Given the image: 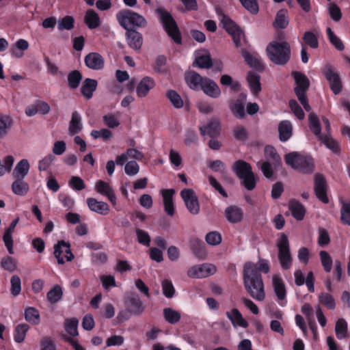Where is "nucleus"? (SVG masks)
<instances>
[{
	"instance_id": "obj_1",
	"label": "nucleus",
	"mask_w": 350,
	"mask_h": 350,
	"mask_svg": "<svg viewBox=\"0 0 350 350\" xmlns=\"http://www.w3.org/2000/svg\"><path fill=\"white\" fill-rule=\"evenodd\" d=\"M269 271V265L266 260L260 259L257 263L247 262L244 265L243 275L245 288L250 295L257 301H262L265 298L260 272L267 273Z\"/></svg>"
},
{
	"instance_id": "obj_2",
	"label": "nucleus",
	"mask_w": 350,
	"mask_h": 350,
	"mask_svg": "<svg viewBox=\"0 0 350 350\" xmlns=\"http://www.w3.org/2000/svg\"><path fill=\"white\" fill-rule=\"evenodd\" d=\"M266 51L269 59L276 64H285L290 58V46L284 41L270 42L267 46Z\"/></svg>"
},
{
	"instance_id": "obj_3",
	"label": "nucleus",
	"mask_w": 350,
	"mask_h": 350,
	"mask_svg": "<svg viewBox=\"0 0 350 350\" xmlns=\"http://www.w3.org/2000/svg\"><path fill=\"white\" fill-rule=\"evenodd\" d=\"M119 25L126 30H133V27H144L146 21L144 16L131 10H122L116 15Z\"/></svg>"
},
{
	"instance_id": "obj_4",
	"label": "nucleus",
	"mask_w": 350,
	"mask_h": 350,
	"mask_svg": "<svg viewBox=\"0 0 350 350\" xmlns=\"http://www.w3.org/2000/svg\"><path fill=\"white\" fill-rule=\"evenodd\" d=\"M159 21L162 23L168 36L177 44L181 43V36L178 27L171 14L164 8H158L155 10Z\"/></svg>"
},
{
	"instance_id": "obj_5",
	"label": "nucleus",
	"mask_w": 350,
	"mask_h": 350,
	"mask_svg": "<svg viewBox=\"0 0 350 350\" xmlns=\"http://www.w3.org/2000/svg\"><path fill=\"white\" fill-rule=\"evenodd\" d=\"M285 161L293 169L302 173H309L313 170V161L308 155L293 152L285 156Z\"/></svg>"
},
{
	"instance_id": "obj_6",
	"label": "nucleus",
	"mask_w": 350,
	"mask_h": 350,
	"mask_svg": "<svg viewBox=\"0 0 350 350\" xmlns=\"http://www.w3.org/2000/svg\"><path fill=\"white\" fill-rule=\"evenodd\" d=\"M234 169L245 187L247 190H252L256 185V178L250 164L243 161H238L234 163Z\"/></svg>"
},
{
	"instance_id": "obj_7",
	"label": "nucleus",
	"mask_w": 350,
	"mask_h": 350,
	"mask_svg": "<svg viewBox=\"0 0 350 350\" xmlns=\"http://www.w3.org/2000/svg\"><path fill=\"white\" fill-rule=\"evenodd\" d=\"M308 121L310 130L326 146V147L333 152L338 151L339 146L338 143L329 135H325L324 136L321 135L319 120L314 113H311L308 116Z\"/></svg>"
},
{
	"instance_id": "obj_8",
	"label": "nucleus",
	"mask_w": 350,
	"mask_h": 350,
	"mask_svg": "<svg viewBox=\"0 0 350 350\" xmlns=\"http://www.w3.org/2000/svg\"><path fill=\"white\" fill-rule=\"evenodd\" d=\"M293 76L295 81V91L296 95L306 111H309L310 106L306 96V92L309 87V80L306 75L299 72H293Z\"/></svg>"
},
{
	"instance_id": "obj_9",
	"label": "nucleus",
	"mask_w": 350,
	"mask_h": 350,
	"mask_svg": "<svg viewBox=\"0 0 350 350\" xmlns=\"http://www.w3.org/2000/svg\"><path fill=\"white\" fill-rule=\"evenodd\" d=\"M278 248V258L282 267L288 269L292 265V257L290 252L288 237L284 234H281L277 242Z\"/></svg>"
},
{
	"instance_id": "obj_10",
	"label": "nucleus",
	"mask_w": 350,
	"mask_h": 350,
	"mask_svg": "<svg viewBox=\"0 0 350 350\" xmlns=\"http://www.w3.org/2000/svg\"><path fill=\"white\" fill-rule=\"evenodd\" d=\"M216 272V267L208 263L198 265L190 267L187 271V275L192 278H204Z\"/></svg>"
},
{
	"instance_id": "obj_11",
	"label": "nucleus",
	"mask_w": 350,
	"mask_h": 350,
	"mask_svg": "<svg viewBox=\"0 0 350 350\" xmlns=\"http://www.w3.org/2000/svg\"><path fill=\"white\" fill-rule=\"evenodd\" d=\"M70 247L69 243L64 241H59L55 245L54 254L59 264H64L66 261H71L74 258V255L71 252Z\"/></svg>"
},
{
	"instance_id": "obj_12",
	"label": "nucleus",
	"mask_w": 350,
	"mask_h": 350,
	"mask_svg": "<svg viewBox=\"0 0 350 350\" xmlns=\"http://www.w3.org/2000/svg\"><path fill=\"white\" fill-rule=\"evenodd\" d=\"M180 196L189 211L193 215L198 214L200 211V205L194 191L191 189H186L181 191Z\"/></svg>"
},
{
	"instance_id": "obj_13",
	"label": "nucleus",
	"mask_w": 350,
	"mask_h": 350,
	"mask_svg": "<svg viewBox=\"0 0 350 350\" xmlns=\"http://www.w3.org/2000/svg\"><path fill=\"white\" fill-rule=\"evenodd\" d=\"M323 72L329 83L330 88L332 92L335 94H339L342 90V84L338 73H336L329 65L325 66Z\"/></svg>"
},
{
	"instance_id": "obj_14",
	"label": "nucleus",
	"mask_w": 350,
	"mask_h": 350,
	"mask_svg": "<svg viewBox=\"0 0 350 350\" xmlns=\"http://www.w3.org/2000/svg\"><path fill=\"white\" fill-rule=\"evenodd\" d=\"M272 284L278 300V304L282 307L285 306L286 304V290L282 278L278 275H273L272 277Z\"/></svg>"
},
{
	"instance_id": "obj_15",
	"label": "nucleus",
	"mask_w": 350,
	"mask_h": 350,
	"mask_svg": "<svg viewBox=\"0 0 350 350\" xmlns=\"http://www.w3.org/2000/svg\"><path fill=\"white\" fill-rule=\"evenodd\" d=\"M246 100L247 95L244 93H241L235 100L230 103V109L234 116L239 119H242L245 117V106Z\"/></svg>"
},
{
	"instance_id": "obj_16",
	"label": "nucleus",
	"mask_w": 350,
	"mask_h": 350,
	"mask_svg": "<svg viewBox=\"0 0 350 350\" xmlns=\"http://www.w3.org/2000/svg\"><path fill=\"white\" fill-rule=\"evenodd\" d=\"M94 189L97 193L107 197L109 202L113 204H116V196L113 188L109 183L103 180H98L94 185Z\"/></svg>"
},
{
	"instance_id": "obj_17",
	"label": "nucleus",
	"mask_w": 350,
	"mask_h": 350,
	"mask_svg": "<svg viewBox=\"0 0 350 350\" xmlns=\"http://www.w3.org/2000/svg\"><path fill=\"white\" fill-rule=\"evenodd\" d=\"M314 191L317 197L323 203H327V185L322 175L317 174L314 177Z\"/></svg>"
},
{
	"instance_id": "obj_18",
	"label": "nucleus",
	"mask_w": 350,
	"mask_h": 350,
	"mask_svg": "<svg viewBox=\"0 0 350 350\" xmlns=\"http://www.w3.org/2000/svg\"><path fill=\"white\" fill-rule=\"evenodd\" d=\"M160 193L163 198L165 213L170 216H173L174 214L173 196L175 191L173 189H163L160 191Z\"/></svg>"
},
{
	"instance_id": "obj_19",
	"label": "nucleus",
	"mask_w": 350,
	"mask_h": 350,
	"mask_svg": "<svg viewBox=\"0 0 350 350\" xmlns=\"http://www.w3.org/2000/svg\"><path fill=\"white\" fill-rule=\"evenodd\" d=\"M154 86V80L150 77H145L142 78L137 84L136 88V94L138 97L144 98L148 94Z\"/></svg>"
},
{
	"instance_id": "obj_20",
	"label": "nucleus",
	"mask_w": 350,
	"mask_h": 350,
	"mask_svg": "<svg viewBox=\"0 0 350 350\" xmlns=\"http://www.w3.org/2000/svg\"><path fill=\"white\" fill-rule=\"evenodd\" d=\"M209 97L217 98L221 95V90L217 84L209 78L205 77L200 89Z\"/></svg>"
},
{
	"instance_id": "obj_21",
	"label": "nucleus",
	"mask_w": 350,
	"mask_h": 350,
	"mask_svg": "<svg viewBox=\"0 0 350 350\" xmlns=\"http://www.w3.org/2000/svg\"><path fill=\"white\" fill-rule=\"evenodd\" d=\"M85 65L92 70H101L104 67L105 61L98 53H90L85 57Z\"/></svg>"
},
{
	"instance_id": "obj_22",
	"label": "nucleus",
	"mask_w": 350,
	"mask_h": 350,
	"mask_svg": "<svg viewBox=\"0 0 350 350\" xmlns=\"http://www.w3.org/2000/svg\"><path fill=\"white\" fill-rule=\"evenodd\" d=\"M87 204L89 208L98 214L106 215L109 212V206L107 203L98 201L96 198H89L87 199Z\"/></svg>"
},
{
	"instance_id": "obj_23",
	"label": "nucleus",
	"mask_w": 350,
	"mask_h": 350,
	"mask_svg": "<svg viewBox=\"0 0 350 350\" xmlns=\"http://www.w3.org/2000/svg\"><path fill=\"white\" fill-rule=\"evenodd\" d=\"M205 78L194 71H190L185 75V81L189 88L193 90H200Z\"/></svg>"
},
{
	"instance_id": "obj_24",
	"label": "nucleus",
	"mask_w": 350,
	"mask_h": 350,
	"mask_svg": "<svg viewBox=\"0 0 350 350\" xmlns=\"http://www.w3.org/2000/svg\"><path fill=\"white\" fill-rule=\"evenodd\" d=\"M226 315L234 327L239 326L246 328L249 325L247 321L243 317L241 313L237 308H233L226 312Z\"/></svg>"
},
{
	"instance_id": "obj_25",
	"label": "nucleus",
	"mask_w": 350,
	"mask_h": 350,
	"mask_svg": "<svg viewBox=\"0 0 350 350\" xmlns=\"http://www.w3.org/2000/svg\"><path fill=\"white\" fill-rule=\"evenodd\" d=\"M260 77L259 75L249 72L247 76V81L252 94L254 96H257L261 92V84L260 82Z\"/></svg>"
},
{
	"instance_id": "obj_26",
	"label": "nucleus",
	"mask_w": 350,
	"mask_h": 350,
	"mask_svg": "<svg viewBox=\"0 0 350 350\" xmlns=\"http://www.w3.org/2000/svg\"><path fill=\"white\" fill-rule=\"evenodd\" d=\"M127 42L130 47L133 49L139 50L143 42L142 36L135 30H129L126 33Z\"/></svg>"
},
{
	"instance_id": "obj_27",
	"label": "nucleus",
	"mask_w": 350,
	"mask_h": 350,
	"mask_svg": "<svg viewBox=\"0 0 350 350\" xmlns=\"http://www.w3.org/2000/svg\"><path fill=\"white\" fill-rule=\"evenodd\" d=\"M242 210L235 206H230L225 210V216L227 220L230 223L240 222L243 219Z\"/></svg>"
},
{
	"instance_id": "obj_28",
	"label": "nucleus",
	"mask_w": 350,
	"mask_h": 350,
	"mask_svg": "<svg viewBox=\"0 0 350 350\" xmlns=\"http://www.w3.org/2000/svg\"><path fill=\"white\" fill-rule=\"evenodd\" d=\"M30 165L27 159H21L17 163L12 172L14 178H24L29 171Z\"/></svg>"
},
{
	"instance_id": "obj_29",
	"label": "nucleus",
	"mask_w": 350,
	"mask_h": 350,
	"mask_svg": "<svg viewBox=\"0 0 350 350\" xmlns=\"http://www.w3.org/2000/svg\"><path fill=\"white\" fill-rule=\"evenodd\" d=\"M293 126L288 120H283L278 125V132L280 139L286 142L290 139L292 135Z\"/></svg>"
},
{
	"instance_id": "obj_30",
	"label": "nucleus",
	"mask_w": 350,
	"mask_h": 350,
	"mask_svg": "<svg viewBox=\"0 0 350 350\" xmlns=\"http://www.w3.org/2000/svg\"><path fill=\"white\" fill-rule=\"evenodd\" d=\"M82 129L81 117L78 112L74 111L72 113V118L69 124V134L72 135L79 133Z\"/></svg>"
},
{
	"instance_id": "obj_31",
	"label": "nucleus",
	"mask_w": 350,
	"mask_h": 350,
	"mask_svg": "<svg viewBox=\"0 0 350 350\" xmlns=\"http://www.w3.org/2000/svg\"><path fill=\"white\" fill-rule=\"evenodd\" d=\"M84 22L91 29H96L100 25V18L98 14L93 10L86 11Z\"/></svg>"
},
{
	"instance_id": "obj_32",
	"label": "nucleus",
	"mask_w": 350,
	"mask_h": 350,
	"mask_svg": "<svg viewBox=\"0 0 350 350\" xmlns=\"http://www.w3.org/2000/svg\"><path fill=\"white\" fill-rule=\"evenodd\" d=\"M97 81L94 79H86L81 88L82 94L88 99L92 98L93 92L96 90Z\"/></svg>"
},
{
	"instance_id": "obj_33",
	"label": "nucleus",
	"mask_w": 350,
	"mask_h": 350,
	"mask_svg": "<svg viewBox=\"0 0 350 350\" xmlns=\"http://www.w3.org/2000/svg\"><path fill=\"white\" fill-rule=\"evenodd\" d=\"M12 183V189L14 193L18 196H25L29 191L28 184L23 180V178H15Z\"/></svg>"
},
{
	"instance_id": "obj_34",
	"label": "nucleus",
	"mask_w": 350,
	"mask_h": 350,
	"mask_svg": "<svg viewBox=\"0 0 350 350\" xmlns=\"http://www.w3.org/2000/svg\"><path fill=\"white\" fill-rule=\"evenodd\" d=\"M29 48V43L25 39H19L15 43V47L10 49L12 56L17 58H21L23 56V51L27 50Z\"/></svg>"
},
{
	"instance_id": "obj_35",
	"label": "nucleus",
	"mask_w": 350,
	"mask_h": 350,
	"mask_svg": "<svg viewBox=\"0 0 350 350\" xmlns=\"http://www.w3.org/2000/svg\"><path fill=\"white\" fill-rule=\"evenodd\" d=\"M193 64L201 68H208L212 65V61L208 53H198Z\"/></svg>"
},
{
	"instance_id": "obj_36",
	"label": "nucleus",
	"mask_w": 350,
	"mask_h": 350,
	"mask_svg": "<svg viewBox=\"0 0 350 350\" xmlns=\"http://www.w3.org/2000/svg\"><path fill=\"white\" fill-rule=\"evenodd\" d=\"M265 154L267 159L265 162H272L275 167L280 165L281 159L273 146H266L265 148Z\"/></svg>"
},
{
	"instance_id": "obj_37",
	"label": "nucleus",
	"mask_w": 350,
	"mask_h": 350,
	"mask_svg": "<svg viewBox=\"0 0 350 350\" xmlns=\"http://www.w3.org/2000/svg\"><path fill=\"white\" fill-rule=\"evenodd\" d=\"M13 120L10 116L0 114V138L5 137L10 130Z\"/></svg>"
},
{
	"instance_id": "obj_38",
	"label": "nucleus",
	"mask_w": 350,
	"mask_h": 350,
	"mask_svg": "<svg viewBox=\"0 0 350 350\" xmlns=\"http://www.w3.org/2000/svg\"><path fill=\"white\" fill-rule=\"evenodd\" d=\"M29 327L27 324L21 323L16 326L14 331V340L17 343L23 342Z\"/></svg>"
},
{
	"instance_id": "obj_39",
	"label": "nucleus",
	"mask_w": 350,
	"mask_h": 350,
	"mask_svg": "<svg viewBox=\"0 0 350 350\" xmlns=\"http://www.w3.org/2000/svg\"><path fill=\"white\" fill-rule=\"evenodd\" d=\"M347 322L342 318L337 320L335 326V332L336 337L339 340L345 338L347 336Z\"/></svg>"
},
{
	"instance_id": "obj_40",
	"label": "nucleus",
	"mask_w": 350,
	"mask_h": 350,
	"mask_svg": "<svg viewBox=\"0 0 350 350\" xmlns=\"http://www.w3.org/2000/svg\"><path fill=\"white\" fill-rule=\"evenodd\" d=\"M288 25V18L287 16V10L284 9L279 10L276 14L274 22L275 27L284 29Z\"/></svg>"
},
{
	"instance_id": "obj_41",
	"label": "nucleus",
	"mask_w": 350,
	"mask_h": 350,
	"mask_svg": "<svg viewBox=\"0 0 350 350\" xmlns=\"http://www.w3.org/2000/svg\"><path fill=\"white\" fill-rule=\"evenodd\" d=\"M289 208L293 216L297 220L303 219L305 215V209L304 206L297 201H291Z\"/></svg>"
},
{
	"instance_id": "obj_42",
	"label": "nucleus",
	"mask_w": 350,
	"mask_h": 350,
	"mask_svg": "<svg viewBox=\"0 0 350 350\" xmlns=\"http://www.w3.org/2000/svg\"><path fill=\"white\" fill-rule=\"evenodd\" d=\"M245 61L250 66L255 68H261L262 67V60L257 54H250L244 53L243 54Z\"/></svg>"
},
{
	"instance_id": "obj_43",
	"label": "nucleus",
	"mask_w": 350,
	"mask_h": 350,
	"mask_svg": "<svg viewBox=\"0 0 350 350\" xmlns=\"http://www.w3.org/2000/svg\"><path fill=\"white\" fill-rule=\"evenodd\" d=\"M25 318L29 323L38 325L40 323V313L33 307H29L25 310Z\"/></svg>"
},
{
	"instance_id": "obj_44",
	"label": "nucleus",
	"mask_w": 350,
	"mask_h": 350,
	"mask_svg": "<svg viewBox=\"0 0 350 350\" xmlns=\"http://www.w3.org/2000/svg\"><path fill=\"white\" fill-rule=\"evenodd\" d=\"M319 302L330 310H334L336 307V301L332 295L328 293L323 292L319 295Z\"/></svg>"
},
{
	"instance_id": "obj_45",
	"label": "nucleus",
	"mask_w": 350,
	"mask_h": 350,
	"mask_svg": "<svg viewBox=\"0 0 350 350\" xmlns=\"http://www.w3.org/2000/svg\"><path fill=\"white\" fill-rule=\"evenodd\" d=\"M165 319L171 324H174L180 319V313L170 308H166L163 310Z\"/></svg>"
},
{
	"instance_id": "obj_46",
	"label": "nucleus",
	"mask_w": 350,
	"mask_h": 350,
	"mask_svg": "<svg viewBox=\"0 0 350 350\" xmlns=\"http://www.w3.org/2000/svg\"><path fill=\"white\" fill-rule=\"evenodd\" d=\"M63 295V291L60 286H55L51 291L47 293L46 297L48 301L54 304L61 299Z\"/></svg>"
},
{
	"instance_id": "obj_47",
	"label": "nucleus",
	"mask_w": 350,
	"mask_h": 350,
	"mask_svg": "<svg viewBox=\"0 0 350 350\" xmlns=\"http://www.w3.org/2000/svg\"><path fill=\"white\" fill-rule=\"evenodd\" d=\"M166 96L171 104L177 109H180L183 106V100L180 96L174 90H168Z\"/></svg>"
},
{
	"instance_id": "obj_48",
	"label": "nucleus",
	"mask_w": 350,
	"mask_h": 350,
	"mask_svg": "<svg viewBox=\"0 0 350 350\" xmlns=\"http://www.w3.org/2000/svg\"><path fill=\"white\" fill-rule=\"evenodd\" d=\"M319 256L325 271L330 272L332 269L333 261L329 253L326 251L322 250L319 252Z\"/></svg>"
},
{
	"instance_id": "obj_49",
	"label": "nucleus",
	"mask_w": 350,
	"mask_h": 350,
	"mask_svg": "<svg viewBox=\"0 0 350 350\" xmlns=\"http://www.w3.org/2000/svg\"><path fill=\"white\" fill-rule=\"evenodd\" d=\"M1 267L10 272H14L17 268V260L12 257L5 256L1 260Z\"/></svg>"
},
{
	"instance_id": "obj_50",
	"label": "nucleus",
	"mask_w": 350,
	"mask_h": 350,
	"mask_svg": "<svg viewBox=\"0 0 350 350\" xmlns=\"http://www.w3.org/2000/svg\"><path fill=\"white\" fill-rule=\"evenodd\" d=\"M3 163L0 161V176L11 171L14 159L12 155H8L3 158Z\"/></svg>"
},
{
	"instance_id": "obj_51",
	"label": "nucleus",
	"mask_w": 350,
	"mask_h": 350,
	"mask_svg": "<svg viewBox=\"0 0 350 350\" xmlns=\"http://www.w3.org/2000/svg\"><path fill=\"white\" fill-rule=\"evenodd\" d=\"M82 79L81 73L78 70H73L68 75V85L72 89L77 88Z\"/></svg>"
},
{
	"instance_id": "obj_52",
	"label": "nucleus",
	"mask_w": 350,
	"mask_h": 350,
	"mask_svg": "<svg viewBox=\"0 0 350 350\" xmlns=\"http://www.w3.org/2000/svg\"><path fill=\"white\" fill-rule=\"evenodd\" d=\"M74 18L66 16L58 21V29L59 31L70 30L74 27Z\"/></svg>"
},
{
	"instance_id": "obj_53",
	"label": "nucleus",
	"mask_w": 350,
	"mask_h": 350,
	"mask_svg": "<svg viewBox=\"0 0 350 350\" xmlns=\"http://www.w3.org/2000/svg\"><path fill=\"white\" fill-rule=\"evenodd\" d=\"M55 157L53 154H49L38 161V168L39 171H46L55 161Z\"/></svg>"
},
{
	"instance_id": "obj_54",
	"label": "nucleus",
	"mask_w": 350,
	"mask_h": 350,
	"mask_svg": "<svg viewBox=\"0 0 350 350\" xmlns=\"http://www.w3.org/2000/svg\"><path fill=\"white\" fill-rule=\"evenodd\" d=\"M10 292L13 296H17L21 291V281L18 275H13L10 280Z\"/></svg>"
},
{
	"instance_id": "obj_55",
	"label": "nucleus",
	"mask_w": 350,
	"mask_h": 350,
	"mask_svg": "<svg viewBox=\"0 0 350 350\" xmlns=\"http://www.w3.org/2000/svg\"><path fill=\"white\" fill-rule=\"evenodd\" d=\"M327 37L330 42L339 51L344 49L342 41L334 33L330 27L326 29Z\"/></svg>"
},
{
	"instance_id": "obj_56",
	"label": "nucleus",
	"mask_w": 350,
	"mask_h": 350,
	"mask_svg": "<svg viewBox=\"0 0 350 350\" xmlns=\"http://www.w3.org/2000/svg\"><path fill=\"white\" fill-rule=\"evenodd\" d=\"M303 39L304 42L312 49H317L319 46L317 36L312 32H305Z\"/></svg>"
},
{
	"instance_id": "obj_57",
	"label": "nucleus",
	"mask_w": 350,
	"mask_h": 350,
	"mask_svg": "<svg viewBox=\"0 0 350 350\" xmlns=\"http://www.w3.org/2000/svg\"><path fill=\"white\" fill-rule=\"evenodd\" d=\"M161 285L163 295L167 298L172 297L175 293L172 282L169 280H164Z\"/></svg>"
},
{
	"instance_id": "obj_58",
	"label": "nucleus",
	"mask_w": 350,
	"mask_h": 350,
	"mask_svg": "<svg viewBox=\"0 0 350 350\" xmlns=\"http://www.w3.org/2000/svg\"><path fill=\"white\" fill-rule=\"evenodd\" d=\"M78 321L75 319H68L65 321L66 331L71 336H77Z\"/></svg>"
},
{
	"instance_id": "obj_59",
	"label": "nucleus",
	"mask_w": 350,
	"mask_h": 350,
	"mask_svg": "<svg viewBox=\"0 0 350 350\" xmlns=\"http://www.w3.org/2000/svg\"><path fill=\"white\" fill-rule=\"evenodd\" d=\"M340 219L342 223L350 226V202L342 204L340 210Z\"/></svg>"
},
{
	"instance_id": "obj_60",
	"label": "nucleus",
	"mask_w": 350,
	"mask_h": 350,
	"mask_svg": "<svg viewBox=\"0 0 350 350\" xmlns=\"http://www.w3.org/2000/svg\"><path fill=\"white\" fill-rule=\"evenodd\" d=\"M219 128V122L215 121L214 122H211L208 125L203 126L200 127L201 134L204 135L206 134L210 135H214L217 133V129Z\"/></svg>"
},
{
	"instance_id": "obj_61",
	"label": "nucleus",
	"mask_w": 350,
	"mask_h": 350,
	"mask_svg": "<svg viewBox=\"0 0 350 350\" xmlns=\"http://www.w3.org/2000/svg\"><path fill=\"white\" fill-rule=\"evenodd\" d=\"M139 171V166L135 161H128L124 166L125 173L130 176H135Z\"/></svg>"
},
{
	"instance_id": "obj_62",
	"label": "nucleus",
	"mask_w": 350,
	"mask_h": 350,
	"mask_svg": "<svg viewBox=\"0 0 350 350\" xmlns=\"http://www.w3.org/2000/svg\"><path fill=\"white\" fill-rule=\"evenodd\" d=\"M221 236L217 232H210L206 235V241L211 245H217L221 242Z\"/></svg>"
},
{
	"instance_id": "obj_63",
	"label": "nucleus",
	"mask_w": 350,
	"mask_h": 350,
	"mask_svg": "<svg viewBox=\"0 0 350 350\" xmlns=\"http://www.w3.org/2000/svg\"><path fill=\"white\" fill-rule=\"evenodd\" d=\"M137 239L139 243L146 246H149L150 243V237L149 234L143 230H136Z\"/></svg>"
},
{
	"instance_id": "obj_64",
	"label": "nucleus",
	"mask_w": 350,
	"mask_h": 350,
	"mask_svg": "<svg viewBox=\"0 0 350 350\" xmlns=\"http://www.w3.org/2000/svg\"><path fill=\"white\" fill-rule=\"evenodd\" d=\"M278 166L275 167L272 162H264L262 161L260 165L261 170L267 178L272 177L273 174V168H276Z\"/></svg>"
}]
</instances>
